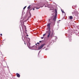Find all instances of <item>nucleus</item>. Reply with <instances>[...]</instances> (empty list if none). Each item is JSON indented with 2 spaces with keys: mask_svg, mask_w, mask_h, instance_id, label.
I'll use <instances>...</instances> for the list:
<instances>
[{
  "mask_svg": "<svg viewBox=\"0 0 79 79\" xmlns=\"http://www.w3.org/2000/svg\"><path fill=\"white\" fill-rule=\"evenodd\" d=\"M35 50H38V49H35Z\"/></svg>",
  "mask_w": 79,
  "mask_h": 79,
  "instance_id": "obj_35",
  "label": "nucleus"
},
{
  "mask_svg": "<svg viewBox=\"0 0 79 79\" xmlns=\"http://www.w3.org/2000/svg\"><path fill=\"white\" fill-rule=\"evenodd\" d=\"M25 33L26 34V35H27V32H25Z\"/></svg>",
  "mask_w": 79,
  "mask_h": 79,
  "instance_id": "obj_30",
  "label": "nucleus"
},
{
  "mask_svg": "<svg viewBox=\"0 0 79 79\" xmlns=\"http://www.w3.org/2000/svg\"><path fill=\"white\" fill-rule=\"evenodd\" d=\"M21 26L22 27H23V26H22V24H21Z\"/></svg>",
  "mask_w": 79,
  "mask_h": 79,
  "instance_id": "obj_37",
  "label": "nucleus"
},
{
  "mask_svg": "<svg viewBox=\"0 0 79 79\" xmlns=\"http://www.w3.org/2000/svg\"><path fill=\"white\" fill-rule=\"evenodd\" d=\"M72 14L74 16H77L78 15H79V12L77 11H74L72 13Z\"/></svg>",
  "mask_w": 79,
  "mask_h": 79,
  "instance_id": "obj_3",
  "label": "nucleus"
},
{
  "mask_svg": "<svg viewBox=\"0 0 79 79\" xmlns=\"http://www.w3.org/2000/svg\"><path fill=\"white\" fill-rule=\"evenodd\" d=\"M53 16L51 17H50L51 19H52V18H53Z\"/></svg>",
  "mask_w": 79,
  "mask_h": 79,
  "instance_id": "obj_15",
  "label": "nucleus"
},
{
  "mask_svg": "<svg viewBox=\"0 0 79 79\" xmlns=\"http://www.w3.org/2000/svg\"><path fill=\"white\" fill-rule=\"evenodd\" d=\"M45 45V44H42L40 47H39L38 48V50H40L41 48H42L44 47V46Z\"/></svg>",
  "mask_w": 79,
  "mask_h": 79,
  "instance_id": "obj_4",
  "label": "nucleus"
},
{
  "mask_svg": "<svg viewBox=\"0 0 79 79\" xmlns=\"http://www.w3.org/2000/svg\"><path fill=\"white\" fill-rule=\"evenodd\" d=\"M26 8V6H25L24 8H23V10H24Z\"/></svg>",
  "mask_w": 79,
  "mask_h": 79,
  "instance_id": "obj_17",
  "label": "nucleus"
},
{
  "mask_svg": "<svg viewBox=\"0 0 79 79\" xmlns=\"http://www.w3.org/2000/svg\"><path fill=\"white\" fill-rule=\"evenodd\" d=\"M32 8H31V9L30 10V11H31V10H32Z\"/></svg>",
  "mask_w": 79,
  "mask_h": 79,
  "instance_id": "obj_21",
  "label": "nucleus"
},
{
  "mask_svg": "<svg viewBox=\"0 0 79 79\" xmlns=\"http://www.w3.org/2000/svg\"><path fill=\"white\" fill-rule=\"evenodd\" d=\"M37 46H39V45H37Z\"/></svg>",
  "mask_w": 79,
  "mask_h": 79,
  "instance_id": "obj_40",
  "label": "nucleus"
},
{
  "mask_svg": "<svg viewBox=\"0 0 79 79\" xmlns=\"http://www.w3.org/2000/svg\"><path fill=\"white\" fill-rule=\"evenodd\" d=\"M24 44H25V45H26V43L25 42V41H24Z\"/></svg>",
  "mask_w": 79,
  "mask_h": 79,
  "instance_id": "obj_28",
  "label": "nucleus"
},
{
  "mask_svg": "<svg viewBox=\"0 0 79 79\" xmlns=\"http://www.w3.org/2000/svg\"><path fill=\"white\" fill-rule=\"evenodd\" d=\"M35 45H37V43H36Z\"/></svg>",
  "mask_w": 79,
  "mask_h": 79,
  "instance_id": "obj_36",
  "label": "nucleus"
},
{
  "mask_svg": "<svg viewBox=\"0 0 79 79\" xmlns=\"http://www.w3.org/2000/svg\"><path fill=\"white\" fill-rule=\"evenodd\" d=\"M61 21V20H59V21Z\"/></svg>",
  "mask_w": 79,
  "mask_h": 79,
  "instance_id": "obj_38",
  "label": "nucleus"
},
{
  "mask_svg": "<svg viewBox=\"0 0 79 79\" xmlns=\"http://www.w3.org/2000/svg\"><path fill=\"white\" fill-rule=\"evenodd\" d=\"M31 9V5H30L27 7L28 10H30Z\"/></svg>",
  "mask_w": 79,
  "mask_h": 79,
  "instance_id": "obj_10",
  "label": "nucleus"
},
{
  "mask_svg": "<svg viewBox=\"0 0 79 79\" xmlns=\"http://www.w3.org/2000/svg\"><path fill=\"white\" fill-rule=\"evenodd\" d=\"M32 9L33 10H35V9H34V8H32Z\"/></svg>",
  "mask_w": 79,
  "mask_h": 79,
  "instance_id": "obj_24",
  "label": "nucleus"
},
{
  "mask_svg": "<svg viewBox=\"0 0 79 79\" xmlns=\"http://www.w3.org/2000/svg\"><path fill=\"white\" fill-rule=\"evenodd\" d=\"M50 24H51V23H48V24L47 25V27H48L49 29L48 31H46L47 34H48L47 36L48 38H49L50 37V33H51V31H50Z\"/></svg>",
  "mask_w": 79,
  "mask_h": 79,
  "instance_id": "obj_1",
  "label": "nucleus"
},
{
  "mask_svg": "<svg viewBox=\"0 0 79 79\" xmlns=\"http://www.w3.org/2000/svg\"><path fill=\"white\" fill-rule=\"evenodd\" d=\"M51 19H49V21H50V20H51Z\"/></svg>",
  "mask_w": 79,
  "mask_h": 79,
  "instance_id": "obj_33",
  "label": "nucleus"
},
{
  "mask_svg": "<svg viewBox=\"0 0 79 79\" xmlns=\"http://www.w3.org/2000/svg\"><path fill=\"white\" fill-rule=\"evenodd\" d=\"M34 47L35 48H36V46H32V47Z\"/></svg>",
  "mask_w": 79,
  "mask_h": 79,
  "instance_id": "obj_19",
  "label": "nucleus"
},
{
  "mask_svg": "<svg viewBox=\"0 0 79 79\" xmlns=\"http://www.w3.org/2000/svg\"><path fill=\"white\" fill-rule=\"evenodd\" d=\"M48 50V48H46L45 49V50Z\"/></svg>",
  "mask_w": 79,
  "mask_h": 79,
  "instance_id": "obj_29",
  "label": "nucleus"
},
{
  "mask_svg": "<svg viewBox=\"0 0 79 79\" xmlns=\"http://www.w3.org/2000/svg\"><path fill=\"white\" fill-rule=\"evenodd\" d=\"M53 30H52V34L51 35H50V37H51V38H52V37L53 36Z\"/></svg>",
  "mask_w": 79,
  "mask_h": 79,
  "instance_id": "obj_6",
  "label": "nucleus"
},
{
  "mask_svg": "<svg viewBox=\"0 0 79 79\" xmlns=\"http://www.w3.org/2000/svg\"><path fill=\"white\" fill-rule=\"evenodd\" d=\"M55 16L53 17V20L54 21V23H55V22H56V17H57V10L56 9H55Z\"/></svg>",
  "mask_w": 79,
  "mask_h": 79,
  "instance_id": "obj_2",
  "label": "nucleus"
},
{
  "mask_svg": "<svg viewBox=\"0 0 79 79\" xmlns=\"http://www.w3.org/2000/svg\"><path fill=\"white\" fill-rule=\"evenodd\" d=\"M42 41H43V40L40 41H39L40 43L41 42H42Z\"/></svg>",
  "mask_w": 79,
  "mask_h": 79,
  "instance_id": "obj_22",
  "label": "nucleus"
},
{
  "mask_svg": "<svg viewBox=\"0 0 79 79\" xmlns=\"http://www.w3.org/2000/svg\"><path fill=\"white\" fill-rule=\"evenodd\" d=\"M29 13L30 14V16L28 17V19H29V18H31V14L30 13V11H29Z\"/></svg>",
  "mask_w": 79,
  "mask_h": 79,
  "instance_id": "obj_9",
  "label": "nucleus"
},
{
  "mask_svg": "<svg viewBox=\"0 0 79 79\" xmlns=\"http://www.w3.org/2000/svg\"><path fill=\"white\" fill-rule=\"evenodd\" d=\"M69 39H70V38H69Z\"/></svg>",
  "mask_w": 79,
  "mask_h": 79,
  "instance_id": "obj_39",
  "label": "nucleus"
},
{
  "mask_svg": "<svg viewBox=\"0 0 79 79\" xmlns=\"http://www.w3.org/2000/svg\"><path fill=\"white\" fill-rule=\"evenodd\" d=\"M74 11H77V10L75 9L74 10Z\"/></svg>",
  "mask_w": 79,
  "mask_h": 79,
  "instance_id": "obj_20",
  "label": "nucleus"
},
{
  "mask_svg": "<svg viewBox=\"0 0 79 79\" xmlns=\"http://www.w3.org/2000/svg\"><path fill=\"white\" fill-rule=\"evenodd\" d=\"M36 9H39V8H40V7H36Z\"/></svg>",
  "mask_w": 79,
  "mask_h": 79,
  "instance_id": "obj_16",
  "label": "nucleus"
},
{
  "mask_svg": "<svg viewBox=\"0 0 79 79\" xmlns=\"http://www.w3.org/2000/svg\"><path fill=\"white\" fill-rule=\"evenodd\" d=\"M25 32H27V30H26V29H25Z\"/></svg>",
  "mask_w": 79,
  "mask_h": 79,
  "instance_id": "obj_18",
  "label": "nucleus"
},
{
  "mask_svg": "<svg viewBox=\"0 0 79 79\" xmlns=\"http://www.w3.org/2000/svg\"><path fill=\"white\" fill-rule=\"evenodd\" d=\"M49 22H50V21Z\"/></svg>",
  "mask_w": 79,
  "mask_h": 79,
  "instance_id": "obj_41",
  "label": "nucleus"
},
{
  "mask_svg": "<svg viewBox=\"0 0 79 79\" xmlns=\"http://www.w3.org/2000/svg\"><path fill=\"white\" fill-rule=\"evenodd\" d=\"M44 7H47V6H46V4H44V5L43 6H41V7H43V6H44Z\"/></svg>",
  "mask_w": 79,
  "mask_h": 79,
  "instance_id": "obj_11",
  "label": "nucleus"
},
{
  "mask_svg": "<svg viewBox=\"0 0 79 79\" xmlns=\"http://www.w3.org/2000/svg\"><path fill=\"white\" fill-rule=\"evenodd\" d=\"M27 47H28L29 48H30V46H31V43L29 41H28V43H27Z\"/></svg>",
  "mask_w": 79,
  "mask_h": 79,
  "instance_id": "obj_5",
  "label": "nucleus"
},
{
  "mask_svg": "<svg viewBox=\"0 0 79 79\" xmlns=\"http://www.w3.org/2000/svg\"><path fill=\"white\" fill-rule=\"evenodd\" d=\"M45 35H46V34H44L43 35V36H45Z\"/></svg>",
  "mask_w": 79,
  "mask_h": 79,
  "instance_id": "obj_23",
  "label": "nucleus"
},
{
  "mask_svg": "<svg viewBox=\"0 0 79 79\" xmlns=\"http://www.w3.org/2000/svg\"><path fill=\"white\" fill-rule=\"evenodd\" d=\"M27 42L28 43V42L29 41V42H30V38H29L28 37L27 38Z\"/></svg>",
  "mask_w": 79,
  "mask_h": 79,
  "instance_id": "obj_8",
  "label": "nucleus"
},
{
  "mask_svg": "<svg viewBox=\"0 0 79 79\" xmlns=\"http://www.w3.org/2000/svg\"><path fill=\"white\" fill-rule=\"evenodd\" d=\"M26 17H27V16H26L25 17H24V19H26Z\"/></svg>",
  "mask_w": 79,
  "mask_h": 79,
  "instance_id": "obj_25",
  "label": "nucleus"
},
{
  "mask_svg": "<svg viewBox=\"0 0 79 79\" xmlns=\"http://www.w3.org/2000/svg\"><path fill=\"white\" fill-rule=\"evenodd\" d=\"M27 37H28L29 36V35H27Z\"/></svg>",
  "mask_w": 79,
  "mask_h": 79,
  "instance_id": "obj_32",
  "label": "nucleus"
},
{
  "mask_svg": "<svg viewBox=\"0 0 79 79\" xmlns=\"http://www.w3.org/2000/svg\"><path fill=\"white\" fill-rule=\"evenodd\" d=\"M1 36H2V34H1Z\"/></svg>",
  "mask_w": 79,
  "mask_h": 79,
  "instance_id": "obj_34",
  "label": "nucleus"
},
{
  "mask_svg": "<svg viewBox=\"0 0 79 79\" xmlns=\"http://www.w3.org/2000/svg\"><path fill=\"white\" fill-rule=\"evenodd\" d=\"M23 27H24L25 29H26V26L24 25V24L23 25Z\"/></svg>",
  "mask_w": 79,
  "mask_h": 79,
  "instance_id": "obj_13",
  "label": "nucleus"
},
{
  "mask_svg": "<svg viewBox=\"0 0 79 79\" xmlns=\"http://www.w3.org/2000/svg\"><path fill=\"white\" fill-rule=\"evenodd\" d=\"M41 39H44V37H41Z\"/></svg>",
  "mask_w": 79,
  "mask_h": 79,
  "instance_id": "obj_26",
  "label": "nucleus"
},
{
  "mask_svg": "<svg viewBox=\"0 0 79 79\" xmlns=\"http://www.w3.org/2000/svg\"><path fill=\"white\" fill-rule=\"evenodd\" d=\"M73 19V16H69V19Z\"/></svg>",
  "mask_w": 79,
  "mask_h": 79,
  "instance_id": "obj_12",
  "label": "nucleus"
},
{
  "mask_svg": "<svg viewBox=\"0 0 79 79\" xmlns=\"http://www.w3.org/2000/svg\"><path fill=\"white\" fill-rule=\"evenodd\" d=\"M61 11H62V13H64V11H63V10H61Z\"/></svg>",
  "mask_w": 79,
  "mask_h": 79,
  "instance_id": "obj_14",
  "label": "nucleus"
},
{
  "mask_svg": "<svg viewBox=\"0 0 79 79\" xmlns=\"http://www.w3.org/2000/svg\"><path fill=\"white\" fill-rule=\"evenodd\" d=\"M16 76L18 77H20V75L18 73H16Z\"/></svg>",
  "mask_w": 79,
  "mask_h": 79,
  "instance_id": "obj_7",
  "label": "nucleus"
},
{
  "mask_svg": "<svg viewBox=\"0 0 79 79\" xmlns=\"http://www.w3.org/2000/svg\"><path fill=\"white\" fill-rule=\"evenodd\" d=\"M37 44L39 45V44H40V43H39V42H38V43H37Z\"/></svg>",
  "mask_w": 79,
  "mask_h": 79,
  "instance_id": "obj_27",
  "label": "nucleus"
},
{
  "mask_svg": "<svg viewBox=\"0 0 79 79\" xmlns=\"http://www.w3.org/2000/svg\"><path fill=\"white\" fill-rule=\"evenodd\" d=\"M40 51L38 53V55L40 53Z\"/></svg>",
  "mask_w": 79,
  "mask_h": 79,
  "instance_id": "obj_31",
  "label": "nucleus"
}]
</instances>
